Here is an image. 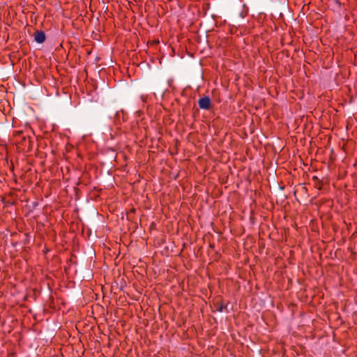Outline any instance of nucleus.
<instances>
[{"label": "nucleus", "instance_id": "1", "mask_svg": "<svg viewBox=\"0 0 357 357\" xmlns=\"http://www.w3.org/2000/svg\"><path fill=\"white\" fill-rule=\"evenodd\" d=\"M198 105L200 109L208 110L210 109L211 105V101L208 96H204L203 98H201L198 100Z\"/></svg>", "mask_w": 357, "mask_h": 357}, {"label": "nucleus", "instance_id": "2", "mask_svg": "<svg viewBox=\"0 0 357 357\" xmlns=\"http://www.w3.org/2000/svg\"><path fill=\"white\" fill-rule=\"evenodd\" d=\"M46 38L45 33L43 31H36L34 33V40L39 44L45 42Z\"/></svg>", "mask_w": 357, "mask_h": 357}, {"label": "nucleus", "instance_id": "3", "mask_svg": "<svg viewBox=\"0 0 357 357\" xmlns=\"http://www.w3.org/2000/svg\"><path fill=\"white\" fill-rule=\"evenodd\" d=\"M312 180L314 182V187L317 190H321L322 188V181L320 180L317 176H312Z\"/></svg>", "mask_w": 357, "mask_h": 357}, {"label": "nucleus", "instance_id": "4", "mask_svg": "<svg viewBox=\"0 0 357 357\" xmlns=\"http://www.w3.org/2000/svg\"><path fill=\"white\" fill-rule=\"evenodd\" d=\"M159 43H160L159 40H158V39H155V40H153L149 42L151 45H156L159 44Z\"/></svg>", "mask_w": 357, "mask_h": 357}, {"label": "nucleus", "instance_id": "5", "mask_svg": "<svg viewBox=\"0 0 357 357\" xmlns=\"http://www.w3.org/2000/svg\"><path fill=\"white\" fill-rule=\"evenodd\" d=\"M22 141H23L25 144H26V142H28V143H29V144H30V139H29V138L26 139V137L25 136H24V135L22 137Z\"/></svg>", "mask_w": 357, "mask_h": 357}, {"label": "nucleus", "instance_id": "6", "mask_svg": "<svg viewBox=\"0 0 357 357\" xmlns=\"http://www.w3.org/2000/svg\"><path fill=\"white\" fill-rule=\"evenodd\" d=\"M59 73L62 74V71H66V68H56Z\"/></svg>", "mask_w": 357, "mask_h": 357}, {"label": "nucleus", "instance_id": "7", "mask_svg": "<svg viewBox=\"0 0 357 357\" xmlns=\"http://www.w3.org/2000/svg\"><path fill=\"white\" fill-rule=\"evenodd\" d=\"M22 135V132H17L15 135L16 136H21Z\"/></svg>", "mask_w": 357, "mask_h": 357}]
</instances>
